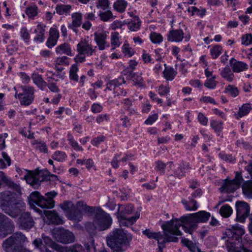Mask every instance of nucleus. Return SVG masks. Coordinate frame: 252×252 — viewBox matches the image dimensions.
Instances as JSON below:
<instances>
[{
  "instance_id": "f257e3e1",
  "label": "nucleus",
  "mask_w": 252,
  "mask_h": 252,
  "mask_svg": "<svg viewBox=\"0 0 252 252\" xmlns=\"http://www.w3.org/2000/svg\"><path fill=\"white\" fill-rule=\"evenodd\" d=\"M211 214L205 211H200L195 213L183 216L180 219H172L168 221L166 224L163 225L162 228L166 229L176 236H182V233L179 230L182 227L184 231L187 233L192 234L197 228L199 222H205L210 218Z\"/></svg>"
},
{
  "instance_id": "f03ea898",
  "label": "nucleus",
  "mask_w": 252,
  "mask_h": 252,
  "mask_svg": "<svg viewBox=\"0 0 252 252\" xmlns=\"http://www.w3.org/2000/svg\"><path fill=\"white\" fill-rule=\"evenodd\" d=\"M244 233V229L239 224L226 229L222 238H227L225 245L228 252H252L242 246V236Z\"/></svg>"
},
{
  "instance_id": "7ed1b4c3",
  "label": "nucleus",
  "mask_w": 252,
  "mask_h": 252,
  "mask_svg": "<svg viewBox=\"0 0 252 252\" xmlns=\"http://www.w3.org/2000/svg\"><path fill=\"white\" fill-rule=\"evenodd\" d=\"M132 239V235L127 231L116 228L107 237L106 242L113 252H125L129 247Z\"/></svg>"
},
{
  "instance_id": "20e7f679",
  "label": "nucleus",
  "mask_w": 252,
  "mask_h": 252,
  "mask_svg": "<svg viewBox=\"0 0 252 252\" xmlns=\"http://www.w3.org/2000/svg\"><path fill=\"white\" fill-rule=\"evenodd\" d=\"M66 217L70 220L80 221L83 219L82 211L92 214L94 210L93 207L87 205L83 201L80 200L75 205L70 201H64L60 204Z\"/></svg>"
},
{
  "instance_id": "39448f33",
  "label": "nucleus",
  "mask_w": 252,
  "mask_h": 252,
  "mask_svg": "<svg viewBox=\"0 0 252 252\" xmlns=\"http://www.w3.org/2000/svg\"><path fill=\"white\" fill-rule=\"evenodd\" d=\"M57 195L55 191L48 192L45 194L46 197L40 195L38 191L32 192L28 197V203L31 207H35V205L42 208L50 209L55 206V201L53 198Z\"/></svg>"
},
{
  "instance_id": "423d86ee",
  "label": "nucleus",
  "mask_w": 252,
  "mask_h": 252,
  "mask_svg": "<svg viewBox=\"0 0 252 252\" xmlns=\"http://www.w3.org/2000/svg\"><path fill=\"white\" fill-rule=\"evenodd\" d=\"M167 222L161 225V228L164 231L163 234H161L160 232H153L150 229H146L142 232L143 234L148 238L154 239L158 241V249L161 252L165 247V243L170 242H177L178 241V238L177 237L174 236L175 235L168 230H164L162 228L163 225L166 224Z\"/></svg>"
},
{
  "instance_id": "0eeeda50",
  "label": "nucleus",
  "mask_w": 252,
  "mask_h": 252,
  "mask_svg": "<svg viewBox=\"0 0 252 252\" xmlns=\"http://www.w3.org/2000/svg\"><path fill=\"white\" fill-rule=\"evenodd\" d=\"M26 240L27 238L21 232H17L5 239L2 244V247L6 252H17Z\"/></svg>"
},
{
  "instance_id": "6e6552de",
  "label": "nucleus",
  "mask_w": 252,
  "mask_h": 252,
  "mask_svg": "<svg viewBox=\"0 0 252 252\" xmlns=\"http://www.w3.org/2000/svg\"><path fill=\"white\" fill-rule=\"evenodd\" d=\"M16 91L14 96L18 98L21 105L29 106L31 104L34 99L35 90L33 87L29 86H21L22 93L18 94L15 87L14 88Z\"/></svg>"
},
{
  "instance_id": "1a4fd4ad",
  "label": "nucleus",
  "mask_w": 252,
  "mask_h": 252,
  "mask_svg": "<svg viewBox=\"0 0 252 252\" xmlns=\"http://www.w3.org/2000/svg\"><path fill=\"white\" fill-rule=\"evenodd\" d=\"M112 220L110 215L99 210L94 215V223L99 230L103 231L109 228L112 224Z\"/></svg>"
},
{
  "instance_id": "9d476101",
  "label": "nucleus",
  "mask_w": 252,
  "mask_h": 252,
  "mask_svg": "<svg viewBox=\"0 0 252 252\" xmlns=\"http://www.w3.org/2000/svg\"><path fill=\"white\" fill-rule=\"evenodd\" d=\"M23 171L25 173L24 179L28 184H30L34 188L38 187L41 182L50 180V176L43 172H39L33 174L26 169H24Z\"/></svg>"
},
{
  "instance_id": "9b49d317",
  "label": "nucleus",
  "mask_w": 252,
  "mask_h": 252,
  "mask_svg": "<svg viewBox=\"0 0 252 252\" xmlns=\"http://www.w3.org/2000/svg\"><path fill=\"white\" fill-rule=\"evenodd\" d=\"M32 244L39 251L40 248L48 249L47 247H50L58 252H60L62 249L59 245L54 242L49 237L43 235L42 236V239H35L33 241Z\"/></svg>"
},
{
  "instance_id": "f8f14e48",
  "label": "nucleus",
  "mask_w": 252,
  "mask_h": 252,
  "mask_svg": "<svg viewBox=\"0 0 252 252\" xmlns=\"http://www.w3.org/2000/svg\"><path fill=\"white\" fill-rule=\"evenodd\" d=\"M14 225L11 220L0 213V237H5L14 231Z\"/></svg>"
},
{
  "instance_id": "ddd939ff",
  "label": "nucleus",
  "mask_w": 252,
  "mask_h": 252,
  "mask_svg": "<svg viewBox=\"0 0 252 252\" xmlns=\"http://www.w3.org/2000/svg\"><path fill=\"white\" fill-rule=\"evenodd\" d=\"M54 238L58 242L64 244L71 243L75 240L74 234L63 228H60L55 232Z\"/></svg>"
},
{
  "instance_id": "4468645a",
  "label": "nucleus",
  "mask_w": 252,
  "mask_h": 252,
  "mask_svg": "<svg viewBox=\"0 0 252 252\" xmlns=\"http://www.w3.org/2000/svg\"><path fill=\"white\" fill-rule=\"evenodd\" d=\"M243 181V179L241 173L236 172L235 178L231 180L226 179L225 182L221 188L228 193L234 192L240 188Z\"/></svg>"
},
{
  "instance_id": "2eb2a0df",
  "label": "nucleus",
  "mask_w": 252,
  "mask_h": 252,
  "mask_svg": "<svg viewBox=\"0 0 252 252\" xmlns=\"http://www.w3.org/2000/svg\"><path fill=\"white\" fill-rule=\"evenodd\" d=\"M17 198L16 195L9 191L5 190L0 193V208L5 213L9 210V207L12 205Z\"/></svg>"
},
{
  "instance_id": "dca6fc26",
  "label": "nucleus",
  "mask_w": 252,
  "mask_h": 252,
  "mask_svg": "<svg viewBox=\"0 0 252 252\" xmlns=\"http://www.w3.org/2000/svg\"><path fill=\"white\" fill-rule=\"evenodd\" d=\"M236 209V220L241 222H244L249 216L250 207L244 201H237L235 204Z\"/></svg>"
},
{
  "instance_id": "f3484780",
  "label": "nucleus",
  "mask_w": 252,
  "mask_h": 252,
  "mask_svg": "<svg viewBox=\"0 0 252 252\" xmlns=\"http://www.w3.org/2000/svg\"><path fill=\"white\" fill-rule=\"evenodd\" d=\"M96 46L93 48L88 39L82 38L77 45V51L79 54H84L87 57H90L95 54Z\"/></svg>"
},
{
  "instance_id": "a211bd4d",
  "label": "nucleus",
  "mask_w": 252,
  "mask_h": 252,
  "mask_svg": "<svg viewBox=\"0 0 252 252\" xmlns=\"http://www.w3.org/2000/svg\"><path fill=\"white\" fill-rule=\"evenodd\" d=\"M25 203L17 197L12 205L9 207V210H7L5 213L12 218H16L25 209Z\"/></svg>"
},
{
  "instance_id": "6ab92c4d",
  "label": "nucleus",
  "mask_w": 252,
  "mask_h": 252,
  "mask_svg": "<svg viewBox=\"0 0 252 252\" xmlns=\"http://www.w3.org/2000/svg\"><path fill=\"white\" fill-rule=\"evenodd\" d=\"M183 31L181 29L172 30L169 32L167 35V39L171 42H180L184 38L186 41H189L190 39V35L184 36Z\"/></svg>"
},
{
  "instance_id": "aec40b11",
  "label": "nucleus",
  "mask_w": 252,
  "mask_h": 252,
  "mask_svg": "<svg viewBox=\"0 0 252 252\" xmlns=\"http://www.w3.org/2000/svg\"><path fill=\"white\" fill-rule=\"evenodd\" d=\"M19 224L22 229H30L34 224V221L29 212L22 213L19 218Z\"/></svg>"
},
{
  "instance_id": "412c9836",
  "label": "nucleus",
  "mask_w": 252,
  "mask_h": 252,
  "mask_svg": "<svg viewBox=\"0 0 252 252\" xmlns=\"http://www.w3.org/2000/svg\"><path fill=\"white\" fill-rule=\"evenodd\" d=\"M2 185H5L18 193L21 192V188L19 185L13 182L6 176L3 171H0V188Z\"/></svg>"
},
{
  "instance_id": "4be33fe9",
  "label": "nucleus",
  "mask_w": 252,
  "mask_h": 252,
  "mask_svg": "<svg viewBox=\"0 0 252 252\" xmlns=\"http://www.w3.org/2000/svg\"><path fill=\"white\" fill-rule=\"evenodd\" d=\"M94 40L100 50H104L109 46L106 42L107 34L104 32H96L94 33Z\"/></svg>"
},
{
  "instance_id": "5701e85b",
  "label": "nucleus",
  "mask_w": 252,
  "mask_h": 252,
  "mask_svg": "<svg viewBox=\"0 0 252 252\" xmlns=\"http://www.w3.org/2000/svg\"><path fill=\"white\" fill-rule=\"evenodd\" d=\"M191 169L189 163L182 161L178 165V168L174 172V175L171 174L168 176L170 180L175 176L179 179L181 178L185 175L188 170Z\"/></svg>"
},
{
  "instance_id": "b1692460",
  "label": "nucleus",
  "mask_w": 252,
  "mask_h": 252,
  "mask_svg": "<svg viewBox=\"0 0 252 252\" xmlns=\"http://www.w3.org/2000/svg\"><path fill=\"white\" fill-rule=\"evenodd\" d=\"M83 14L80 12H74L71 14L72 22L68 24V27L75 32L82 24Z\"/></svg>"
},
{
  "instance_id": "393cba45",
  "label": "nucleus",
  "mask_w": 252,
  "mask_h": 252,
  "mask_svg": "<svg viewBox=\"0 0 252 252\" xmlns=\"http://www.w3.org/2000/svg\"><path fill=\"white\" fill-rule=\"evenodd\" d=\"M60 36V33L56 28L52 27L50 29L49 36L46 42V46L49 48H52L58 42Z\"/></svg>"
},
{
  "instance_id": "a878e982",
  "label": "nucleus",
  "mask_w": 252,
  "mask_h": 252,
  "mask_svg": "<svg viewBox=\"0 0 252 252\" xmlns=\"http://www.w3.org/2000/svg\"><path fill=\"white\" fill-rule=\"evenodd\" d=\"M44 213L49 221V223L57 225L63 223V218L60 217L55 211H44Z\"/></svg>"
},
{
  "instance_id": "bb28decb",
  "label": "nucleus",
  "mask_w": 252,
  "mask_h": 252,
  "mask_svg": "<svg viewBox=\"0 0 252 252\" xmlns=\"http://www.w3.org/2000/svg\"><path fill=\"white\" fill-rule=\"evenodd\" d=\"M46 25L39 23L38 24L35 29L34 30V33L36 35L34 37L33 41L36 43H42L45 40V32Z\"/></svg>"
},
{
  "instance_id": "cd10ccee",
  "label": "nucleus",
  "mask_w": 252,
  "mask_h": 252,
  "mask_svg": "<svg viewBox=\"0 0 252 252\" xmlns=\"http://www.w3.org/2000/svg\"><path fill=\"white\" fill-rule=\"evenodd\" d=\"M140 213L136 212L131 217H117L121 226H129L132 225L139 218Z\"/></svg>"
},
{
  "instance_id": "c85d7f7f",
  "label": "nucleus",
  "mask_w": 252,
  "mask_h": 252,
  "mask_svg": "<svg viewBox=\"0 0 252 252\" xmlns=\"http://www.w3.org/2000/svg\"><path fill=\"white\" fill-rule=\"evenodd\" d=\"M133 205L130 204L120 205L117 212V217H127L133 213Z\"/></svg>"
},
{
  "instance_id": "c756f323",
  "label": "nucleus",
  "mask_w": 252,
  "mask_h": 252,
  "mask_svg": "<svg viewBox=\"0 0 252 252\" xmlns=\"http://www.w3.org/2000/svg\"><path fill=\"white\" fill-rule=\"evenodd\" d=\"M229 63L234 72H240L248 68L247 63L237 61L234 58L230 59Z\"/></svg>"
},
{
  "instance_id": "7c9ffc66",
  "label": "nucleus",
  "mask_w": 252,
  "mask_h": 252,
  "mask_svg": "<svg viewBox=\"0 0 252 252\" xmlns=\"http://www.w3.org/2000/svg\"><path fill=\"white\" fill-rule=\"evenodd\" d=\"M56 53L57 55L65 54L68 56H73L71 46L67 43H64L58 45L56 48Z\"/></svg>"
},
{
  "instance_id": "2f4dec72",
  "label": "nucleus",
  "mask_w": 252,
  "mask_h": 252,
  "mask_svg": "<svg viewBox=\"0 0 252 252\" xmlns=\"http://www.w3.org/2000/svg\"><path fill=\"white\" fill-rule=\"evenodd\" d=\"M189 200L188 201L184 198L181 200V203L184 206L186 210L188 211H193L196 210L198 208V205L197 201L192 198L189 197Z\"/></svg>"
},
{
  "instance_id": "473e14b6",
  "label": "nucleus",
  "mask_w": 252,
  "mask_h": 252,
  "mask_svg": "<svg viewBox=\"0 0 252 252\" xmlns=\"http://www.w3.org/2000/svg\"><path fill=\"white\" fill-rule=\"evenodd\" d=\"M126 81L124 77L120 76L117 79L110 81L106 85V89L108 90H115V89L119 86L124 84Z\"/></svg>"
},
{
  "instance_id": "72a5a7b5",
  "label": "nucleus",
  "mask_w": 252,
  "mask_h": 252,
  "mask_svg": "<svg viewBox=\"0 0 252 252\" xmlns=\"http://www.w3.org/2000/svg\"><path fill=\"white\" fill-rule=\"evenodd\" d=\"M70 252H95V249L93 246L85 245V249L81 245L75 244L69 248Z\"/></svg>"
},
{
  "instance_id": "f704fd0d",
  "label": "nucleus",
  "mask_w": 252,
  "mask_h": 252,
  "mask_svg": "<svg viewBox=\"0 0 252 252\" xmlns=\"http://www.w3.org/2000/svg\"><path fill=\"white\" fill-rule=\"evenodd\" d=\"M165 69L163 71L164 78L167 81H172L177 74V72L172 67L167 66L166 64L164 63Z\"/></svg>"
},
{
  "instance_id": "c9c22d12",
  "label": "nucleus",
  "mask_w": 252,
  "mask_h": 252,
  "mask_svg": "<svg viewBox=\"0 0 252 252\" xmlns=\"http://www.w3.org/2000/svg\"><path fill=\"white\" fill-rule=\"evenodd\" d=\"M72 6L69 4H58L56 5V12L60 15H70L72 9Z\"/></svg>"
},
{
  "instance_id": "e433bc0d",
  "label": "nucleus",
  "mask_w": 252,
  "mask_h": 252,
  "mask_svg": "<svg viewBox=\"0 0 252 252\" xmlns=\"http://www.w3.org/2000/svg\"><path fill=\"white\" fill-rule=\"evenodd\" d=\"M125 75H126V78L128 80L132 81V84L134 85L140 86L143 83V79L141 76L133 71H130L128 74L125 73Z\"/></svg>"
},
{
  "instance_id": "4c0bfd02",
  "label": "nucleus",
  "mask_w": 252,
  "mask_h": 252,
  "mask_svg": "<svg viewBox=\"0 0 252 252\" xmlns=\"http://www.w3.org/2000/svg\"><path fill=\"white\" fill-rule=\"evenodd\" d=\"M32 144L34 146V149L39 151L40 152L44 154L48 153V147L44 141L34 140L32 142Z\"/></svg>"
},
{
  "instance_id": "58836bf2",
  "label": "nucleus",
  "mask_w": 252,
  "mask_h": 252,
  "mask_svg": "<svg viewBox=\"0 0 252 252\" xmlns=\"http://www.w3.org/2000/svg\"><path fill=\"white\" fill-rule=\"evenodd\" d=\"M128 29L133 32H136L140 29L141 21L138 17L134 16L129 22L127 23Z\"/></svg>"
},
{
  "instance_id": "ea45409f",
  "label": "nucleus",
  "mask_w": 252,
  "mask_h": 252,
  "mask_svg": "<svg viewBox=\"0 0 252 252\" xmlns=\"http://www.w3.org/2000/svg\"><path fill=\"white\" fill-rule=\"evenodd\" d=\"M79 68L77 63H73L71 65L69 71V77L70 80L76 82L79 81V76L77 74Z\"/></svg>"
},
{
  "instance_id": "a19ab883",
  "label": "nucleus",
  "mask_w": 252,
  "mask_h": 252,
  "mask_svg": "<svg viewBox=\"0 0 252 252\" xmlns=\"http://www.w3.org/2000/svg\"><path fill=\"white\" fill-rule=\"evenodd\" d=\"M33 83L41 90L46 86L47 82L45 81L41 75L35 74L32 76Z\"/></svg>"
},
{
  "instance_id": "79ce46f5",
  "label": "nucleus",
  "mask_w": 252,
  "mask_h": 252,
  "mask_svg": "<svg viewBox=\"0 0 252 252\" xmlns=\"http://www.w3.org/2000/svg\"><path fill=\"white\" fill-rule=\"evenodd\" d=\"M181 242L182 243L187 247L191 252H201L191 241L186 239L185 237L182 238Z\"/></svg>"
},
{
  "instance_id": "37998d69",
  "label": "nucleus",
  "mask_w": 252,
  "mask_h": 252,
  "mask_svg": "<svg viewBox=\"0 0 252 252\" xmlns=\"http://www.w3.org/2000/svg\"><path fill=\"white\" fill-rule=\"evenodd\" d=\"M252 109L251 106L249 103L244 104L241 107L239 108L238 113L236 117L237 119L242 118L248 115Z\"/></svg>"
},
{
  "instance_id": "c03bdc74",
  "label": "nucleus",
  "mask_w": 252,
  "mask_h": 252,
  "mask_svg": "<svg viewBox=\"0 0 252 252\" xmlns=\"http://www.w3.org/2000/svg\"><path fill=\"white\" fill-rule=\"evenodd\" d=\"M242 188L244 194L248 198H252V181L244 183Z\"/></svg>"
},
{
  "instance_id": "a18cd8bd",
  "label": "nucleus",
  "mask_w": 252,
  "mask_h": 252,
  "mask_svg": "<svg viewBox=\"0 0 252 252\" xmlns=\"http://www.w3.org/2000/svg\"><path fill=\"white\" fill-rule=\"evenodd\" d=\"M127 5V2L125 0H117L114 2V8L117 11L123 13L124 12Z\"/></svg>"
},
{
  "instance_id": "49530a36",
  "label": "nucleus",
  "mask_w": 252,
  "mask_h": 252,
  "mask_svg": "<svg viewBox=\"0 0 252 252\" xmlns=\"http://www.w3.org/2000/svg\"><path fill=\"white\" fill-rule=\"evenodd\" d=\"M1 156L3 158H0V169H3L6 167V165H11V158L5 152L1 153Z\"/></svg>"
},
{
  "instance_id": "de8ad7c7",
  "label": "nucleus",
  "mask_w": 252,
  "mask_h": 252,
  "mask_svg": "<svg viewBox=\"0 0 252 252\" xmlns=\"http://www.w3.org/2000/svg\"><path fill=\"white\" fill-rule=\"evenodd\" d=\"M98 15L100 19L103 22H107L115 18L113 16L112 12L110 9L99 11Z\"/></svg>"
},
{
  "instance_id": "09e8293b",
  "label": "nucleus",
  "mask_w": 252,
  "mask_h": 252,
  "mask_svg": "<svg viewBox=\"0 0 252 252\" xmlns=\"http://www.w3.org/2000/svg\"><path fill=\"white\" fill-rule=\"evenodd\" d=\"M67 138L69 144L75 151H82L83 150V149L79 145L78 143L74 139L73 136L70 132L67 133Z\"/></svg>"
},
{
  "instance_id": "8fccbe9b",
  "label": "nucleus",
  "mask_w": 252,
  "mask_h": 252,
  "mask_svg": "<svg viewBox=\"0 0 252 252\" xmlns=\"http://www.w3.org/2000/svg\"><path fill=\"white\" fill-rule=\"evenodd\" d=\"M221 76L229 82H232L234 79V74L229 67H225L221 71Z\"/></svg>"
},
{
  "instance_id": "3c124183",
  "label": "nucleus",
  "mask_w": 252,
  "mask_h": 252,
  "mask_svg": "<svg viewBox=\"0 0 252 252\" xmlns=\"http://www.w3.org/2000/svg\"><path fill=\"white\" fill-rule=\"evenodd\" d=\"M52 159L58 162H63L67 158L65 152L61 151H56L51 156Z\"/></svg>"
},
{
  "instance_id": "603ef678",
  "label": "nucleus",
  "mask_w": 252,
  "mask_h": 252,
  "mask_svg": "<svg viewBox=\"0 0 252 252\" xmlns=\"http://www.w3.org/2000/svg\"><path fill=\"white\" fill-rule=\"evenodd\" d=\"M233 210L228 205H224L221 206L220 209V214L224 218H228L232 214Z\"/></svg>"
},
{
  "instance_id": "864d4df0",
  "label": "nucleus",
  "mask_w": 252,
  "mask_h": 252,
  "mask_svg": "<svg viewBox=\"0 0 252 252\" xmlns=\"http://www.w3.org/2000/svg\"><path fill=\"white\" fill-rule=\"evenodd\" d=\"M150 39L154 44H160L163 41V37L159 33L152 32L150 35Z\"/></svg>"
},
{
  "instance_id": "5fc2aeb1",
  "label": "nucleus",
  "mask_w": 252,
  "mask_h": 252,
  "mask_svg": "<svg viewBox=\"0 0 252 252\" xmlns=\"http://www.w3.org/2000/svg\"><path fill=\"white\" fill-rule=\"evenodd\" d=\"M223 123L221 122H218L216 120H212L210 122L211 127L214 130L218 135H220V132L223 129Z\"/></svg>"
},
{
  "instance_id": "6e6d98bb",
  "label": "nucleus",
  "mask_w": 252,
  "mask_h": 252,
  "mask_svg": "<svg viewBox=\"0 0 252 252\" xmlns=\"http://www.w3.org/2000/svg\"><path fill=\"white\" fill-rule=\"evenodd\" d=\"M111 45L113 46L112 49L114 50L116 48L118 47L121 42L119 39V33L117 32H113L111 34Z\"/></svg>"
},
{
  "instance_id": "4d7b16f0",
  "label": "nucleus",
  "mask_w": 252,
  "mask_h": 252,
  "mask_svg": "<svg viewBox=\"0 0 252 252\" xmlns=\"http://www.w3.org/2000/svg\"><path fill=\"white\" fill-rule=\"evenodd\" d=\"M222 48L220 45H216L210 50V53L212 57L214 59H216L221 54Z\"/></svg>"
},
{
  "instance_id": "13d9d810",
  "label": "nucleus",
  "mask_w": 252,
  "mask_h": 252,
  "mask_svg": "<svg viewBox=\"0 0 252 252\" xmlns=\"http://www.w3.org/2000/svg\"><path fill=\"white\" fill-rule=\"evenodd\" d=\"M54 65H68L69 64V58L66 56L59 57L56 58L54 61Z\"/></svg>"
},
{
  "instance_id": "bf43d9fd",
  "label": "nucleus",
  "mask_w": 252,
  "mask_h": 252,
  "mask_svg": "<svg viewBox=\"0 0 252 252\" xmlns=\"http://www.w3.org/2000/svg\"><path fill=\"white\" fill-rule=\"evenodd\" d=\"M225 92L229 94L232 96L235 97L238 95L239 91L238 88L232 85H228L225 88Z\"/></svg>"
},
{
  "instance_id": "052dcab7",
  "label": "nucleus",
  "mask_w": 252,
  "mask_h": 252,
  "mask_svg": "<svg viewBox=\"0 0 252 252\" xmlns=\"http://www.w3.org/2000/svg\"><path fill=\"white\" fill-rule=\"evenodd\" d=\"M123 103L124 104V109L128 111L130 115L135 113V110L132 107L131 101L129 98L124 99Z\"/></svg>"
},
{
  "instance_id": "680f3d73",
  "label": "nucleus",
  "mask_w": 252,
  "mask_h": 252,
  "mask_svg": "<svg viewBox=\"0 0 252 252\" xmlns=\"http://www.w3.org/2000/svg\"><path fill=\"white\" fill-rule=\"evenodd\" d=\"M20 36L26 43H28L30 39V34L26 27L21 29L20 32Z\"/></svg>"
},
{
  "instance_id": "e2e57ef3",
  "label": "nucleus",
  "mask_w": 252,
  "mask_h": 252,
  "mask_svg": "<svg viewBox=\"0 0 252 252\" xmlns=\"http://www.w3.org/2000/svg\"><path fill=\"white\" fill-rule=\"evenodd\" d=\"M96 6L97 8H100L103 11L110 9L109 1L108 0H98Z\"/></svg>"
},
{
  "instance_id": "0e129e2a",
  "label": "nucleus",
  "mask_w": 252,
  "mask_h": 252,
  "mask_svg": "<svg viewBox=\"0 0 252 252\" xmlns=\"http://www.w3.org/2000/svg\"><path fill=\"white\" fill-rule=\"evenodd\" d=\"M216 78V76L215 75H214V76H212L211 78H207L204 84V86L210 89L215 88L217 85V82L215 80Z\"/></svg>"
},
{
  "instance_id": "69168bd1",
  "label": "nucleus",
  "mask_w": 252,
  "mask_h": 252,
  "mask_svg": "<svg viewBox=\"0 0 252 252\" xmlns=\"http://www.w3.org/2000/svg\"><path fill=\"white\" fill-rule=\"evenodd\" d=\"M26 13L30 18H33L37 14V7L35 5L26 8Z\"/></svg>"
},
{
  "instance_id": "338daca9",
  "label": "nucleus",
  "mask_w": 252,
  "mask_h": 252,
  "mask_svg": "<svg viewBox=\"0 0 252 252\" xmlns=\"http://www.w3.org/2000/svg\"><path fill=\"white\" fill-rule=\"evenodd\" d=\"M122 51L125 56H127L129 57H131L134 54L133 50L131 48L129 47L128 44L125 43L123 45L122 47Z\"/></svg>"
},
{
  "instance_id": "774afa93",
  "label": "nucleus",
  "mask_w": 252,
  "mask_h": 252,
  "mask_svg": "<svg viewBox=\"0 0 252 252\" xmlns=\"http://www.w3.org/2000/svg\"><path fill=\"white\" fill-rule=\"evenodd\" d=\"M252 43V34H247L242 37V44L247 46Z\"/></svg>"
}]
</instances>
